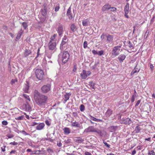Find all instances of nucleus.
<instances>
[{
    "label": "nucleus",
    "mask_w": 155,
    "mask_h": 155,
    "mask_svg": "<svg viewBox=\"0 0 155 155\" xmlns=\"http://www.w3.org/2000/svg\"><path fill=\"white\" fill-rule=\"evenodd\" d=\"M34 98L36 102L39 106H41L47 102L48 97L40 94L38 90H35L34 94Z\"/></svg>",
    "instance_id": "f257e3e1"
},
{
    "label": "nucleus",
    "mask_w": 155,
    "mask_h": 155,
    "mask_svg": "<svg viewBox=\"0 0 155 155\" xmlns=\"http://www.w3.org/2000/svg\"><path fill=\"white\" fill-rule=\"evenodd\" d=\"M69 56L68 52L66 51L64 52L63 53L60 54L58 56L59 59H61L62 58L63 63L65 64L68 61L69 58Z\"/></svg>",
    "instance_id": "f03ea898"
},
{
    "label": "nucleus",
    "mask_w": 155,
    "mask_h": 155,
    "mask_svg": "<svg viewBox=\"0 0 155 155\" xmlns=\"http://www.w3.org/2000/svg\"><path fill=\"white\" fill-rule=\"evenodd\" d=\"M120 46H117L114 47L112 51L111 54L112 56L116 57L119 54V51H120Z\"/></svg>",
    "instance_id": "7ed1b4c3"
},
{
    "label": "nucleus",
    "mask_w": 155,
    "mask_h": 155,
    "mask_svg": "<svg viewBox=\"0 0 155 155\" xmlns=\"http://www.w3.org/2000/svg\"><path fill=\"white\" fill-rule=\"evenodd\" d=\"M97 129L94 126H90L86 128L84 132L86 133L96 132H97Z\"/></svg>",
    "instance_id": "20e7f679"
},
{
    "label": "nucleus",
    "mask_w": 155,
    "mask_h": 155,
    "mask_svg": "<svg viewBox=\"0 0 155 155\" xmlns=\"http://www.w3.org/2000/svg\"><path fill=\"white\" fill-rule=\"evenodd\" d=\"M50 89L51 85L49 84L44 85L41 87L42 92L44 93H47L50 91Z\"/></svg>",
    "instance_id": "39448f33"
},
{
    "label": "nucleus",
    "mask_w": 155,
    "mask_h": 155,
    "mask_svg": "<svg viewBox=\"0 0 155 155\" xmlns=\"http://www.w3.org/2000/svg\"><path fill=\"white\" fill-rule=\"evenodd\" d=\"M35 74L36 78H41L43 76L44 72L42 70L37 69L35 71Z\"/></svg>",
    "instance_id": "423d86ee"
},
{
    "label": "nucleus",
    "mask_w": 155,
    "mask_h": 155,
    "mask_svg": "<svg viewBox=\"0 0 155 155\" xmlns=\"http://www.w3.org/2000/svg\"><path fill=\"white\" fill-rule=\"evenodd\" d=\"M49 49L50 50L54 51L56 50V43L54 42H52L51 41H49L48 44Z\"/></svg>",
    "instance_id": "0eeeda50"
},
{
    "label": "nucleus",
    "mask_w": 155,
    "mask_h": 155,
    "mask_svg": "<svg viewBox=\"0 0 155 155\" xmlns=\"http://www.w3.org/2000/svg\"><path fill=\"white\" fill-rule=\"evenodd\" d=\"M56 30L59 36H62L63 32V25L61 24H59Z\"/></svg>",
    "instance_id": "6e6552de"
},
{
    "label": "nucleus",
    "mask_w": 155,
    "mask_h": 155,
    "mask_svg": "<svg viewBox=\"0 0 155 155\" xmlns=\"http://www.w3.org/2000/svg\"><path fill=\"white\" fill-rule=\"evenodd\" d=\"M92 52L94 55H98L99 56H101L103 55H104V51L103 50H101L99 51H97L93 50L92 51Z\"/></svg>",
    "instance_id": "1a4fd4ad"
},
{
    "label": "nucleus",
    "mask_w": 155,
    "mask_h": 155,
    "mask_svg": "<svg viewBox=\"0 0 155 155\" xmlns=\"http://www.w3.org/2000/svg\"><path fill=\"white\" fill-rule=\"evenodd\" d=\"M91 74V72L89 71L83 70L81 74V76L82 77H87Z\"/></svg>",
    "instance_id": "9d476101"
},
{
    "label": "nucleus",
    "mask_w": 155,
    "mask_h": 155,
    "mask_svg": "<svg viewBox=\"0 0 155 155\" xmlns=\"http://www.w3.org/2000/svg\"><path fill=\"white\" fill-rule=\"evenodd\" d=\"M141 126L140 124H138V125L136 126L135 128L134 132L136 134H137L140 133V132L141 130L142 129V128L141 127Z\"/></svg>",
    "instance_id": "9b49d317"
},
{
    "label": "nucleus",
    "mask_w": 155,
    "mask_h": 155,
    "mask_svg": "<svg viewBox=\"0 0 155 155\" xmlns=\"http://www.w3.org/2000/svg\"><path fill=\"white\" fill-rule=\"evenodd\" d=\"M45 126V124L43 123L39 124L36 127V129L37 130H41L43 129Z\"/></svg>",
    "instance_id": "f8f14e48"
},
{
    "label": "nucleus",
    "mask_w": 155,
    "mask_h": 155,
    "mask_svg": "<svg viewBox=\"0 0 155 155\" xmlns=\"http://www.w3.org/2000/svg\"><path fill=\"white\" fill-rule=\"evenodd\" d=\"M66 15L68 16V18L70 19H71L73 18V15L71 13V8L70 7L68 9Z\"/></svg>",
    "instance_id": "ddd939ff"
},
{
    "label": "nucleus",
    "mask_w": 155,
    "mask_h": 155,
    "mask_svg": "<svg viewBox=\"0 0 155 155\" xmlns=\"http://www.w3.org/2000/svg\"><path fill=\"white\" fill-rule=\"evenodd\" d=\"M126 58L125 55L124 54H120L118 57V59L120 62H122Z\"/></svg>",
    "instance_id": "4468645a"
},
{
    "label": "nucleus",
    "mask_w": 155,
    "mask_h": 155,
    "mask_svg": "<svg viewBox=\"0 0 155 155\" xmlns=\"http://www.w3.org/2000/svg\"><path fill=\"white\" fill-rule=\"evenodd\" d=\"M71 126L73 127H75L77 128H80V124L77 122L75 121L74 122H71Z\"/></svg>",
    "instance_id": "2eb2a0df"
},
{
    "label": "nucleus",
    "mask_w": 155,
    "mask_h": 155,
    "mask_svg": "<svg viewBox=\"0 0 155 155\" xmlns=\"http://www.w3.org/2000/svg\"><path fill=\"white\" fill-rule=\"evenodd\" d=\"M40 12L41 14L43 16H45L47 14V9L45 7V6H44V8L41 9Z\"/></svg>",
    "instance_id": "dca6fc26"
},
{
    "label": "nucleus",
    "mask_w": 155,
    "mask_h": 155,
    "mask_svg": "<svg viewBox=\"0 0 155 155\" xmlns=\"http://www.w3.org/2000/svg\"><path fill=\"white\" fill-rule=\"evenodd\" d=\"M110 5L109 4H106L102 7V10L103 11H106L110 9Z\"/></svg>",
    "instance_id": "f3484780"
},
{
    "label": "nucleus",
    "mask_w": 155,
    "mask_h": 155,
    "mask_svg": "<svg viewBox=\"0 0 155 155\" xmlns=\"http://www.w3.org/2000/svg\"><path fill=\"white\" fill-rule=\"evenodd\" d=\"M113 111L110 109H108L106 112L105 115L107 117H109L113 113Z\"/></svg>",
    "instance_id": "a211bd4d"
},
{
    "label": "nucleus",
    "mask_w": 155,
    "mask_h": 155,
    "mask_svg": "<svg viewBox=\"0 0 155 155\" xmlns=\"http://www.w3.org/2000/svg\"><path fill=\"white\" fill-rule=\"evenodd\" d=\"M75 141L78 143H80L83 142L84 140V139H83L81 137H77L75 140Z\"/></svg>",
    "instance_id": "6ab92c4d"
},
{
    "label": "nucleus",
    "mask_w": 155,
    "mask_h": 155,
    "mask_svg": "<svg viewBox=\"0 0 155 155\" xmlns=\"http://www.w3.org/2000/svg\"><path fill=\"white\" fill-rule=\"evenodd\" d=\"M117 128V126H111L108 128L109 131L111 132H114Z\"/></svg>",
    "instance_id": "aec40b11"
},
{
    "label": "nucleus",
    "mask_w": 155,
    "mask_h": 155,
    "mask_svg": "<svg viewBox=\"0 0 155 155\" xmlns=\"http://www.w3.org/2000/svg\"><path fill=\"white\" fill-rule=\"evenodd\" d=\"M29 88V83L28 81H26V84H25V87L23 88V91L25 93H28Z\"/></svg>",
    "instance_id": "412c9836"
},
{
    "label": "nucleus",
    "mask_w": 155,
    "mask_h": 155,
    "mask_svg": "<svg viewBox=\"0 0 155 155\" xmlns=\"http://www.w3.org/2000/svg\"><path fill=\"white\" fill-rule=\"evenodd\" d=\"M107 41L110 43H111L113 40V37L112 35H108L107 36Z\"/></svg>",
    "instance_id": "4be33fe9"
},
{
    "label": "nucleus",
    "mask_w": 155,
    "mask_h": 155,
    "mask_svg": "<svg viewBox=\"0 0 155 155\" xmlns=\"http://www.w3.org/2000/svg\"><path fill=\"white\" fill-rule=\"evenodd\" d=\"M132 122L130 118H127L124 120V123L125 124H132Z\"/></svg>",
    "instance_id": "5701e85b"
},
{
    "label": "nucleus",
    "mask_w": 155,
    "mask_h": 155,
    "mask_svg": "<svg viewBox=\"0 0 155 155\" xmlns=\"http://www.w3.org/2000/svg\"><path fill=\"white\" fill-rule=\"evenodd\" d=\"M63 130L65 134H69L71 132V130L68 127H65L63 129Z\"/></svg>",
    "instance_id": "b1692460"
},
{
    "label": "nucleus",
    "mask_w": 155,
    "mask_h": 155,
    "mask_svg": "<svg viewBox=\"0 0 155 155\" xmlns=\"http://www.w3.org/2000/svg\"><path fill=\"white\" fill-rule=\"evenodd\" d=\"M90 119L95 121L97 122H102V120L96 118L92 116H90Z\"/></svg>",
    "instance_id": "393cba45"
},
{
    "label": "nucleus",
    "mask_w": 155,
    "mask_h": 155,
    "mask_svg": "<svg viewBox=\"0 0 155 155\" xmlns=\"http://www.w3.org/2000/svg\"><path fill=\"white\" fill-rule=\"evenodd\" d=\"M31 53V51L30 50L26 49L24 53V56L25 57L28 56Z\"/></svg>",
    "instance_id": "a878e982"
},
{
    "label": "nucleus",
    "mask_w": 155,
    "mask_h": 155,
    "mask_svg": "<svg viewBox=\"0 0 155 155\" xmlns=\"http://www.w3.org/2000/svg\"><path fill=\"white\" fill-rule=\"evenodd\" d=\"M77 28L75 25L74 24H72L71 26V29L73 32H74L77 30Z\"/></svg>",
    "instance_id": "bb28decb"
},
{
    "label": "nucleus",
    "mask_w": 155,
    "mask_h": 155,
    "mask_svg": "<svg viewBox=\"0 0 155 155\" xmlns=\"http://www.w3.org/2000/svg\"><path fill=\"white\" fill-rule=\"evenodd\" d=\"M88 20L87 19L83 20L82 21V25L83 26H87L88 25Z\"/></svg>",
    "instance_id": "cd10ccee"
},
{
    "label": "nucleus",
    "mask_w": 155,
    "mask_h": 155,
    "mask_svg": "<svg viewBox=\"0 0 155 155\" xmlns=\"http://www.w3.org/2000/svg\"><path fill=\"white\" fill-rule=\"evenodd\" d=\"M70 95V94H69L68 93H66L64 95V99L65 101H66L69 99Z\"/></svg>",
    "instance_id": "c85d7f7f"
},
{
    "label": "nucleus",
    "mask_w": 155,
    "mask_h": 155,
    "mask_svg": "<svg viewBox=\"0 0 155 155\" xmlns=\"http://www.w3.org/2000/svg\"><path fill=\"white\" fill-rule=\"evenodd\" d=\"M23 31H22V29L20 30L19 31L18 34L16 38L18 39H19L20 38V37L21 35V34L23 33Z\"/></svg>",
    "instance_id": "c756f323"
},
{
    "label": "nucleus",
    "mask_w": 155,
    "mask_h": 155,
    "mask_svg": "<svg viewBox=\"0 0 155 155\" xmlns=\"http://www.w3.org/2000/svg\"><path fill=\"white\" fill-rule=\"evenodd\" d=\"M26 107L25 109V111H31V108L30 105L28 104H26Z\"/></svg>",
    "instance_id": "7c9ffc66"
},
{
    "label": "nucleus",
    "mask_w": 155,
    "mask_h": 155,
    "mask_svg": "<svg viewBox=\"0 0 155 155\" xmlns=\"http://www.w3.org/2000/svg\"><path fill=\"white\" fill-rule=\"evenodd\" d=\"M103 132H105V131L104 130H103L102 131L100 130H98L97 129V132H96V133H97L98 134H99L100 136H102L103 135Z\"/></svg>",
    "instance_id": "2f4dec72"
},
{
    "label": "nucleus",
    "mask_w": 155,
    "mask_h": 155,
    "mask_svg": "<svg viewBox=\"0 0 155 155\" xmlns=\"http://www.w3.org/2000/svg\"><path fill=\"white\" fill-rule=\"evenodd\" d=\"M139 71V69H137L136 68V67L131 72L130 74L132 75L136 73L137 72H138Z\"/></svg>",
    "instance_id": "473e14b6"
},
{
    "label": "nucleus",
    "mask_w": 155,
    "mask_h": 155,
    "mask_svg": "<svg viewBox=\"0 0 155 155\" xmlns=\"http://www.w3.org/2000/svg\"><path fill=\"white\" fill-rule=\"evenodd\" d=\"M67 41H62V42H61V43L60 45V48L61 49H63V45H65Z\"/></svg>",
    "instance_id": "72a5a7b5"
},
{
    "label": "nucleus",
    "mask_w": 155,
    "mask_h": 155,
    "mask_svg": "<svg viewBox=\"0 0 155 155\" xmlns=\"http://www.w3.org/2000/svg\"><path fill=\"white\" fill-rule=\"evenodd\" d=\"M89 85L93 89H95V84L92 81L89 82Z\"/></svg>",
    "instance_id": "f704fd0d"
},
{
    "label": "nucleus",
    "mask_w": 155,
    "mask_h": 155,
    "mask_svg": "<svg viewBox=\"0 0 155 155\" xmlns=\"http://www.w3.org/2000/svg\"><path fill=\"white\" fill-rule=\"evenodd\" d=\"M54 51L53 52H49V53H48L46 54V56L49 59H50L51 57V55H52V54L53 53H54Z\"/></svg>",
    "instance_id": "c9c22d12"
},
{
    "label": "nucleus",
    "mask_w": 155,
    "mask_h": 155,
    "mask_svg": "<svg viewBox=\"0 0 155 155\" xmlns=\"http://www.w3.org/2000/svg\"><path fill=\"white\" fill-rule=\"evenodd\" d=\"M23 96L27 100L29 101H30V99L29 97L26 94H23Z\"/></svg>",
    "instance_id": "e433bc0d"
},
{
    "label": "nucleus",
    "mask_w": 155,
    "mask_h": 155,
    "mask_svg": "<svg viewBox=\"0 0 155 155\" xmlns=\"http://www.w3.org/2000/svg\"><path fill=\"white\" fill-rule=\"evenodd\" d=\"M22 25L25 29H26L28 27V25L26 22H24L22 23Z\"/></svg>",
    "instance_id": "4c0bfd02"
},
{
    "label": "nucleus",
    "mask_w": 155,
    "mask_h": 155,
    "mask_svg": "<svg viewBox=\"0 0 155 155\" xmlns=\"http://www.w3.org/2000/svg\"><path fill=\"white\" fill-rule=\"evenodd\" d=\"M148 155H155V153L153 150L149 151Z\"/></svg>",
    "instance_id": "58836bf2"
},
{
    "label": "nucleus",
    "mask_w": 155,
    "mask_h": 155,
    "mask_svg": "<svg viewBox=\"0 0 155 155\" xmlns=\"http://www.w3.org/2000/svg\"><path fill=\"white\" fill-rule=\"evenodd\" d=\"M129 7H125L124 8V13H129Z\"/></svg>",
    "instance_id": "ea45409f"
},
{
    "label": "nucleus",
    "mask_w": 155,
    "mask_h": 155,
    "mask_svg": "<svg viewBox=\"0 0 155 155\" xmlns=\"http://www.w3.org/2000/svg\"><path fill=\"white\" fill-rule=\"evenodd\" d=\"M26 104H23L21 107V109L23 110H25Z\"/></svg>",
    "instance_id": "a19ab883"
},
{
    "label": "nucleus",
    "mask_w": 155,
    "mask_h": 155,
    "mask_svg": "<svg viewBox=\"0 0 155 155\" xmlns=\"http://www.w3.org/2000/svg\"><path fill=\"white\" fill-rule=\"evenodd\" d=\"M57 34H54L52 36L51 38V39L52 41L54 40L55 37L57 36Z\"/></svg>",
    "instance_id": "79ce46f5"
},
{
    "label": "nucleus",
    "mask_w": 155,
    "mask_h": 155,
    "mask_svg": "<svg viewBox=\"0 0 155 155\" xmlns=\"http://www.w3.org/2000/svg\"><path fill=\"white\" fill-rule=\"evenodd\" d=\"M17 78H15V79H12L11 81V83L12 84H13L15 83V82H17Z\"/></svg>",
    "instance_id": "37998d69"
},
{
    "label": "nucleus",
    "mask_w": 155,
    "mask_h": 155,
    "mask_svg": "<svg viewBox=\"0 0 155 155\" xmlns=\"http://www.w3.org/2000/svg\"><path fill=\"white\" fill-rule=\"evenodd\" d=\"M87 41H84L83 43V47L84 48H86L87 47Z\"/></svg>",
    "instance_id": "c03bdc74"
},
{
    "label": "nucleus",
    "mask_w": 155,
    "mask_h": 155,
    "mask_svg": "<svg viewBox=\"0 0 155 155\" xmlns=\"http://www.w3.org/2000/svg\"><path fill=\"white\" fill-rule=\"evenodd\" d=\"M24 116L23 115L19 117H18L16 118H15L16 119L18 120H22L24 118Z\"/></svg>",
    "instance_id": "a18cd8bd"
},
{
    "label": "nucleus",
    "mask_w": 155,
    "mask_h": 155,
    "mask_svg": "<svg viewBox=\"0 0 155 155\" xmlns=\"http://www.w3.org/2000/svg\"><path fill=\"white\" fill-rule=\"evenodd\" d=\"M128 46L131 48H133L132 44L131 43L130 41H128Z\"/></svg>",
    "instance_id": "49530a36"
},
{
    "label": "nucleus",
    "mask_w": 155,
    "mask_h": 155,
    "mask_svg": "<svg viewBox=\"0 0 155 155\" xmlns=\"http://www.w3.org/2000/svg\"><path fill=\"white\" fill-rule=\"evenodd\" d=\"M18 144V143L17 142H15V141H14L12 142H11L10 143V144L12 145L13 146H16Z\"/></svg>",
    "instance_id": "de8ad7c7"
},
{
    "label": "nucleus",
    "mask_w": 155,
    "mask_h": 155,
    "mask_svg": "<svg viewBox=\"0 0 155 155\" xmlns=\"http://www.w3.org/2000/svg\"><path fill=\"white\" fill-rule=\"evenodd\" d=\"M2 124L3 125L6 126L8 124V123L7 121L4 120L2 122Z\"/></svg>",
    "instance_id": "09e8293b"
},
{
    "label": "nucleus",
    "mask_w": 155,
    "mask_h": 155,
    "mask_svg": "<svg viewBox=\"0 0 155 155\" xmlns=\"http://www.w3.org/2000/svg\"><path fill=\"white\" fill-rule=\"evenodd\" d=\"M103 143L107 147L109 148L110 147V145L107 144V143L105 142V141H103Z\"/></svg>",
    "instance_id": "8fccbe9b"
},
{
    "label": "nucleus",
    "mask_w": 155,
    "mask_h": 155,
    "mask_svg": "<svg viewBox=\"0 0 155 155\" xmlns=\"http://www.w3.org/2000/svg\"><path fill=\"white\" fill-rule=\"evenodd\" d=\"M110 11H111L113 12L117 10V8H115L114 7H110Z\"/></svg>",
    "instance_id": "3c124183"
},
{
    "label": "nucleus",
    "mask_w": 155,
    "mask_h": 155,
    "mask_svg": "<svg viewBox=\"0 0 155 155\" xmlns=\"http://www.w3.org/2000/svg\"><path fill=\"white\" fill-rule=\"evenodd\" d=\"M84 109V106L83 105H81L80 106V110L81 111H82Z\"/></svg>",
    "instance_id": "603ef678"
},
{
    "label": "nucleus",
    "mask_w": 155,
    "mask_h": 155,
    "mask_svg": "<svg viewBox=\"0 0 155 155\" xmlns=\"http://www.w3.org/2000/svg\"><path fill=\"white\" fill-rule=\"evenodd\" d=\"M46 124L48 126H49L51 125V123L48 120H46L45 121Z\"/></svg>",
    "instance_id": "864d4df0"
},
{
    "label": "nucleus",
    "mask_w": 155,
    "mask_h": 155,
    "mask_svg": "<svg viewBox=\"0 0 155 155\" xmlns=\"http://www.w3.org/2000/svg\"><path fill=\"white\" fill-rule=\"evenodd\" d=\"M59 6H56L54 9L55 11L56 12H58L59 10Z\"/></svg>",
    "instance_id": "5fc2aeb1"
},
{
    "label": "nucleus",
    "mask_w": 155,
    "mask_h": 155,
    "mask_svg": "<svg viewBox=\"0 0 155 155\" xmlns=\"http://www.w3.org/2000/svg\"><path fill=\"white\" fill-rule=\"evenodd\" d=\"M38 123L35 122H32L31 123V126H34L35 125H37Z\"/></svg>",
    "instance_id": "6e6d98bb"
},
{
    "label": "nucleus",
    "mask_w": 155,
    "mask_h": 155,
    "mask_svg": "<svg viewBox=\"0 0 155 155\" xmlns=\"http://www.w3.org/2000/svg\"><path fill=\"white\" fill-rule=\"evenodd\" d=\"M67 36L66 35H65L64 36V37L63 38L62 41H67Z\"/></svg>",
    "instance_id": "4d7b16f0"
},
{
    "label": "nucleus",
    "mask_w": 155,
    "mask_h": 155,
    "mask_svg": "<svg viewBox=\"0 0 155 155\" xmlns=\"http://www.w3.org/2000/svg\"><path fill=\"white\" fill-rule=\"evenodd\" d=\"M77 70V66L76 64H74V69L73 71L74 72L76 71Z\"/></svg>",
    "instance_id": "13d9d810"
},
{
    "label": "nucleus",
    "mask_w": 155,
    "mask_h": 155,
    "mask_svg": "<svg viewBox=\"0 0 155 155\" xmlns=\"http://www.w3.org/2000/svg\"><path fill=\"white\" fill-rule=\"evenodd\" d=\"M14 136V135L13 134L8 135H7V137L9 138H12Z\"/></svg>",
    "instance_id": "bf43d9fd"
},
{
    "label": "nucleus",
    "mask_w": 155,
    "mask_h": 155,
    "mask_svg": "<svg viewBox=\"0 0 155 155\" xmlns=\"http://www.w3.org/2000/svg\"><path fill=\"white\" fill-rule=\"evenodd\" d=\"M47 151L49 153H53V150L50 148L48 149Z\"/></svg>",
    "instance_id": "052dcab7"
},
{
    "label": "nucleus",
    "mask_w": 155,
    "mask_h": 155,
    "mask_svg": "<svg viewBox=\"0 0 155 155\" xmlns=\"http://www.w3.org/2000/svg\"><path fill=\"white\" fill-rule=\"evenodd\" d=\"M6 147V146H3L1 148L2 149V152H5V148Z\"/></svg>",
    "instance_id": "680f3d73"
},
{
    "label": "nucleus",
    "mask_w": 155,
    "mask_h": 155,
    "mask_svg": "<svg viewBox=\"0 0 155 155\" xmlns=\"http://www.w3.org/2000/svg\"><path fill=\"white\" fill-rule=\"evenodd\" d=\"M150 68L152 70H153V66L152 64L151 63H150Z\"/></svg>",
    "instance_id": "e2e57ef3"
},
{
    "label": "nucleus",
    "mask_w": 155,
    "mask_h": 155,
    "mask_svg": "<svg viewBox=\"0 0 155 155\" xmlns=\"http://www.w3.org/2000/svg\"><path fill=\"white\" fill-rule=\"evenodd\" d=\"M135 101L134 96V95H132L131 97V101L132 102H134Z\"/></svg>",
    "instance_id": "0e129e2a"
},
{
    "label": "nucleus",
    "mask_w": 155,
    "mask_h": 155,
    "mask_svg": "<svg viewBox=\"0 0 155 155\" xmlns=\"http://www.w3.org/2000/svg\"><path fill=\"white\" fill-rule=\"evenodd\" d=\"M140 102V100H139L137 102L136 104H135V106H137Z\"/></svg>",
    "instance_id": "69168bd1"
},
{
    "label": "nucleus",
    "mask_w": 155,
    "mask_h": 155,
    "mask_svg": "<svg viewBox=\"0 0 155 155\" xmlns=\"http://www.w3.org/2000/svg\"><path fill=\"white\" fill-rule=\"evenodd\" d=\"M85 154V155H92L91 153L88 152H86Z\"/></svg>",
    "instance_id": "338daca9"
},
{
    "label": "nucleus",
    "mask_w": 155,
    "mask_h": 155,
    "mask_svg": "<svg viewBox=\"0 0 155 155\" xmlns=\"http://www.w3.org/2000/svg\"><path fill=\"white\" fill-rule=\"evenodd\" d=\"M104 38V34H103L101 36V38L102 40H103Z\"/></svg>",
    "instance_id": "774afa93"
}]
</instances>
